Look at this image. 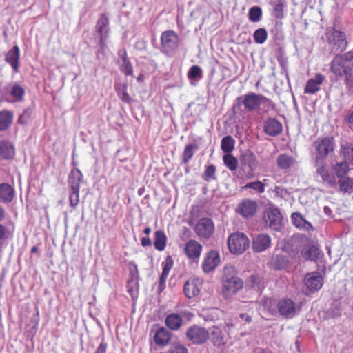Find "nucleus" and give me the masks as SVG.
I'll use <instances>...</instances> for the list:
<instances>
[{
  "label": "nucleus",
  "mask_w": 353,
  "mask_h": 353,
  "mask_svg": "<svg viewBox=\"0 0 353 353\" xmlns=\"http://www.w3.org/2000/svg\"><path fill=\"white\" fill-rule=\"evenodd\" d=\"M326 37L332 51L343 52L346 49L347 41L344 32L329 28L326 30Z\"/></svg>",
  "instance_id": "7ed1b4c3"
},
{
  "label": "nucleus",
  "mask_w": 353,
  "mask_h": 353,
  "mask_svg": "<svg viewBox=\"0 0 353 353\" xmlns=\"http://www.w3.org/2000/svg\"><path fill=\"white\" fill-rule=\"evenodd\" d=\"M248 281L251 288L256 290H259L260 288L261 278L259 276L251 275L248 279Z\"/></svg>",
  "instance_id": "5fc2aeb1"
},
{
  "label": "nucleus",
  "mask_w": 353,
  "mask_h": 353,
  "mask_svg": "<svg viewBox=\"0 0 353 353\" xmlns=\"http://www.w3.org/2000/svg\"><path fill=\"white\" fill-rule=\"evenodd\" d=\"M116 89L119 98L123 102L126 103H132V99L129 95V94L127 92V85L125 84H120L117 86Z\"/></svg>",
  "instance_id": "4c0bfd02"
},
{
  "label": "nucleus",
  "mask_w": 353,
  "mask_h": 353,
  "mask_svg": "<svg viewBox=\"0 0 353 353\" xmlns=\"http://www.w3.org/2000/svg\"><path fill=\"white\" fill-rule=\"evenodd\" d=\"M304 283L309 290L312 292L317 291L322 287L323 279L319 272L307 273L305 276Z\"/></svg>",
  "instance_id": "ddd939ff"
},
{
  "label": "nucleus",
  "mask_w": 353,
  "mask_h": 353,
  "mask_svg": "<svg viewBox=\"0 0 353 353\" xmlns=\"http://www.w3.org/2000/svg\"><path fill=\"white\" fill-rule=\"evenodd\" d=\"M6 216V212L4 209L0 206V221H3Z\"/></svg>",
  "instance_id": "69168bd1"
},
{
  "label": "nucleus",
  "mask_w": 353,
  "mask_h": 353,
  "mask_svg": "<svg viewBox=\"0 0 353 353\" xmlns=\"http://www.w3.org/2000/svg\"><path fill=\"white\" fill-rule=\"evenodd\" d=\"M96 30L97 33L99 37L101 48V49H103L105 47V39L109 31L108 19L105 17L104 14L101 15L100 19L97 23Z\"/></svg>",
  "instance_id": "2eb2a0df"
},
{
  "label": "nucleus",
  "mask_w": 353,
  "mask_h": 353,
  "mask_svg": "<svg viewBox=\"0 0 353 353\" xmlns=\"http://www.w3.org/2000/svg\"><path fill=\"white\" fill-rule=\"evenodd\" d=\"M276 306L281 315L286 318H291L296 313L295 303L291 299H283L277 303Z\"/></svg>",
  "instance_id": "6ab92c4d"
},
{
  "label": "nucleus",
  "mask_w": 353,
  "mask_h": 353,
  "mask_svg": "<svg viewBox=\"0 0 353 353\" xmlns=\"http://www.w3.org/2000/svg\"><path fill=\"white\" fill-rule=\"evenodd\" d=\"M314 165L316 168V174L321 176L323 183L332 187L336 185V177L326 169L324 161H314Z\"/></svg>",
  "instance_id": "f8f14e48"
},
{
  "label": "nucleus",
  "mask_w": 353,
  "mask_h": 353,
  "mask_svg": "<svg viewBox=\"0 0 353 353\" xmlns=\"http://www.w3.org/2000/svg\"><path fill=\"white\" fill-rule=\"evenodd\" d=\"M270 244L271 240L268 235L259 234L252 241V249L256 252H261L268 248Z\"/></svg>",
  "instance_id": "4be33fe9"
},
{
  "label": "nucleus",
  "mask_w": 353,
  "mask_h": 353,
  "mask_svg": "<svg viewBox=\"0 0 353 353\" xmlns=\"http://www.w3.org/2000/svg\"><path fill=\"white\" fill-rule=\"evenodd\" d=\"M154 245L157 250L162 251L166 245L167 237L165 232L161 230L156 231Z\"/></svg>",
  "instance_id": "f704fd0d"
},
{
  "label": "nucleus",
  "mask_w": 353,
  "mask_h": 353,
  "mask_svg": "<svg viewBox=\"0 0 353 353\" xmlns=\"http://www.w3.org/2000/svg\"><path fill=\"white\" fill-rule=\"evenodd\" d=\"M13 113L9 110L0 111V131L7 130L12 124Z\"/></svg>",
  "instance_id": "c85d7f7f"
},
{
  "label": "nucleus",
  "mask_w": 353,
  "mask_h": 353,
  "mask_svg": "<svg viewBox=\"0 0 353 353\" xmlns=\"http://www.w3.org/2000/svg\"><path fill=\"white\" fill-rule=\"evenodd\" d=\"M347 162L337 163L334 167V170L336 176L339 178H343L349 171V166Z\"/></svg>",
  "instance_id": "a19ab883"
},
{
  "label": "nucleus",
  "mask_w": 353,
  "mask_h": 353,
  "mask_svg": "<svg viewBox=\"0 0 353 353\" xmlns=\"http://www.w3.org/2000/svg\"><path fill=\"white\" fill-rule=\"evenodd\" d=\"M132 283H134V285H137V281H134L133 279L130 280L129 282H128V291L132 293V291H133V287L132 286H130V284Z\"/></svg>",
  "instance_id": "338daca9"
},
{
  "label": "nucleus",
  "mask_w": 353,
  "mask_h": 353,
  "mask_svg": "<svg viewBox=\"0 0 353 353\" xmlns=\"http://www.w3.org/2000/svg\"><path fill=\"white\" fill-rule=\"evenodd\" d=\"M202 250L201 245L196 240H190L185 245L184 252L192 260L198 259Z\"/></svg>",
  "instance_id": "aec40b11"
},
{
  "label": "nucleus",
  "mask_w": 353,
  "mask_h": 353,
  "mask_svg": "<svg viewBox=\"0 0 353 353\" xmlns=\"http://www.w3.org/2000/svg\"><path fill=\"white\" fill-rule=\"evenodd\" d=\"M170 353H188L187 348L182 345H175L170 350Z\"/></svg>",
  "instance_id": "13d9d810"
},
{
  "label": "nucleus",
  "mask_w": 353,
  "mask_h": 353,
  "mask_svg": "<svg viewBox=\"0 0 353 353\" xmlns=\"http://www.w3.org/2000/svg\"><path fill=\"white\" fill-rule=\"evenodd\" d=\"M264 132L271 137H276L283 132V125L275 118H268L263 124Z\"/></svg>",
  "instance_id": "f3484780"
},
{
  "label": "nucleus",
  "mask_w": 353,
  "mask_h": 353,
  "mask_svg": "<svg viewBox=\"0 0 353 353\" xmlns=\"http://www.w3.org/2000/svg\"><path fill=\"white\" fill-rule=\"evenodd\" d=\"M201 281L199 279H189L184 285V293L188 298L198 295L201 287Z\"/></svg>",
  "instance_id": "412c9836"
},
{
  "label": "nucleus",
  "mask_w": 353,
  "mask_h": 353,
  "mask_svg": "<svg viewBox=\"0 0 353 353\" xmlns=\"http://www.w3.org/2000/svg\"><path fill=\"white\" fill-rule=\"evenodd\" d=\"M215 173L216 167L214 165H210L206 167L203 174H202V178L206 181L214 180L216 179Z\"/></svg>",
  "instance_id": "49530a36"
},
{
  "label": "nucleus",
  "mask_w": 353,
  "mask_h": 353,
  "mask_svg": "<svg viewBox=\"0 0 353 353\" xmlns=\"http://www.w3.org/2000/svg\"><path fill=\"white\" fill-rule=\"evenodd\" d=\"M19 48L14 46L6 55V61L10 63L14 70L17 72L19 68Z\"/></svg>",
  "instance_id": "bb28decb"
},
{
  "label": "nucleus",
  "mask_w": 353,
  "mask_h": 353,
  "mask_svg": "<svg viewBox=\"0 0 353 353\" xmlns=\"http://www.w3.org/2000/svg\"><path fill=\"white\" fill-rule=\"evenodd\" d=\"M223 160L224 164L231 170L234 171L238 168V161L236 157L233 155L229 154H226L223 156Z\"/></svg>",
  "instance_id": "ea45409f"
},
{
  "label": "nucleus",
  "mask_w": 353,
  "mask_h": 353,
  "mask_svg": "<svg viewBox=\"0 0 353 353\" xmlns=\"http://www.w3.org/2000/svg\"><path fill=\"white\" fill-rule=\"evenodd\" d=\"M214 223L209 218L201 219L195 226V232L199 237L209 238L214 232Z\"/></svg>",
  "instance_id": "9d476101"
},
{
  "label": "nucleus",
  "mask_w": 353,
  "mask_h": 353,
  "mask_svg": "<svg viewBox=\"0 0 353 353\" xmlns=\"http://www.w3.org/2000/svg\"><path fill=\"white\" fill-rule=\"evenodd\" d=\"M292 220L296 228H304L305 230H310L312 228V225L307 222L301 214L298 212L292 214Z\"/></svg>",
  "instance_id": "473e14b6"
},
{
  "label": "nucleus",
  "mask_w": 353,
  "mask_h": 353,
  "mask_svg": "<svg viewBox=\"0 0 353 353\" xmlns=\"http://www.w3.org/2000/svg\"><path fill=\"white\" fill-rule=\"evenodd\" d=\"M151 232V229L149 227H147L144 229V233L147 235H148Z\"/></svg>",
  "instance_id": "774afa93"
},
{
  "label": "nucleus",
  "mask_w": 353,
  "mask_h": 353,
  "mask_svg": "<svg viewBox=\"0 0 353 353\" xmlns=\"http://www.w3.org/2000/svg\"><path fill=\"white\" fill-rule=\"evenodd\" d=\"M258 208L257 203L251 199H244L238 205L236 212L243 217L254 216Z\"/></svg>",
  "instance_id": "4468645a"
},
{
  "label": "nucleus",
  "mask_w": 353,
  "mask_h": 353,
  "mask_svg": "<svg viewBox=\"0 0 353 353\" xmlns=\"http://www.w3.org/2000/svg\"><path fill=\"white\" fill-rule=\"evenodd\" d=\"M121 70L126 75L132 74V67L129 61H123L121 65Z\"/></svg>",
  "instance_id": "4d7b16f0"
},
{
  "label": "nucleus",
  "mask_w": 353,
  "mask_h": 353,
  "mask_svg": "<svg viewBox=\"0 0 353 353\" xmlns=\"http://www.w3.org/2000/svg\"><path fill=\"white\" fill-rule=\"evenodd\" d=\"M324 76L318 74L314 78L310 79L305 88V93L314 94L320 89V85L323 83Z\"/></svg>",
  "instance_id": "393cba45"
},
{
  "label": "nucleus",
  "mask_w": 353,
  "mask_h": 353,
  "mask_svg": "<svg viewBox=\"0 0 353 353\" xmlns=\"http://www.w3.org/2000/svg\"><path fill=\"white\" fill-rule=\"evenodd\" d=\"M188 77L190 79H195L202 77L201 69L198 65H193L190 68L188 72Z\"/></svg>",
  "instance_id": "864d4df0"
},
{
  "label": "nucleus",
  "mask_w": 353,
  "mask_h": 353,
  "mask_svg": "<svg viewBox=\"0 0 353 353\" xmlns=\"http://www.w3.org/2000/svg\"><path fill=\"white\" fill-rule=\"evenodd\" d=\"M171 338L170 333L163 327L160 328L154 335V341L159 345H165Z\"/></svg>",
  "instance_id": "7c9ffc66"
},
{
  "label": "nucleus",
  "mask_w": 353,
  "mask_h": 353,
  "mask_svg": "<svg viewBox=\"0 0 353 353\" xmlns=\"http://www.w3.org/2000/svg\"><path fill=\"white\" fill-rule=\"evenodd\" d=\"M301 255L306 260H315L319 254V250L317 247L314 245H309L304 247L301 252Z\"/></svg>",
  "instance_id": "c9c22d12"
},
{
  "label": "nucleus",
  "mask_w": 353,
  "mask_h": 353,
  "mask_svg": "<svg viewBox=\"0 0 353 353\" xmlns=\"http://www.w3.org/2000/svg\"><path fill=\"white\" fill-rule=\"evenodd\" d=\"M107 345L106 344L101 343L97 347L95 353H105Z\"/></svg>",
  "instance_id": "052dcab7"
},
{
  "label": "nucleus",
  "mask_w": 353,
  "mask_h": 353,
  "mask_svg": "<svg viewBox=\"0 0 353 353\" xmlns=\"http://www.w3.org/2000/svg\"><path fill=\"white\" fill-rule=\"evenodd\" d=\"M185 334L189 341L196 345L205 343L210 337L209 332L205 327L196 325L190 327Z\"/></svg>",
  "instance_id": "423d86ee"
},
{
  "label": "nucleus",
  "mask_w": 353,
  "mask_h": 353,
  "mask_svg": "<svg viewBox=\"0 0 353 353\" xmlns=\"http://www.w3.org/2000/svg\"><path fill=\"white\" fill-rule=\"evenodd\" d=\"M220 263V256L216 251H210L204 258L202 269L204 272L208 273L214 270Z\"/></svg>",
  "instance_id": "dca6fc26"
},
{
  "label": "nucleus",
  "mask_w": 353,
  "mask_h": 353,
  "mask_svg": "<svg viewBox=\"0 0 353 353\" xmlns=\"http://www.w3.org/2000/svg\"><path fill=\"white\" fill-rule=\"evenodd\" d=\"M212 341L215 346L221 347L226 344L228 338L217 327H213L211 331Z\"/></svg>",
  "instance_id": "cd10ccee"
},
{
  "label": "nucleus",
  "mask_w": 353,
  "mask_h": 353,
  "mask_svg": "<svg viewBox=\"0 0 353 353\" xmlns=\"http://www.w3.org/2000/svg\"><path fill=\"white\" fill-rule=\"evenodd\" d=\"M247 188H251V189L257 190L261 193H262L265 191L264 185L259 181L247 183L245 186L242 187V189H247Z\"/></svg>",
  "instance_id": "603ef678"
},
{
  "label": "nucleus",
  "mask_w": 353,
  "mask_h": 353,
  "mask_svg": "<svg viewBox=\"0 0 353 353\" xmlns=\"http://www.w3.org/2000/svg\"><path fill=\"white\" fill-rule=\"evenodd\" d=\"M228 245L232 253L239 254L244 252L250 245V241L243 233L234 232L230 235Z\"/></svg>",
  "instance_id": "20e7f679"
},
{
  "label": "nucleus",
  "mask_w": 353,
  "mask_h": 353,
  "mask_svg": "<svg viewBox=\"0 0 353 353\" xmlns=\"http://www.w3.org/2000/svg\"><path fill=\"white\" fill-rule=\"evenodd\" d=\"M278 167L281 170H287L294 167L297 164L295 158L286 154H279L276 159Z\"/></svg>",
  "instance_id": "b1692460"
},
{
  "label": "nucleus",
  "mask_w": 353,
  "mask_h": 353,
  "mask_svg": "<svg viewBox=\"0 0 353 353\" xmlns=\"http://www.w3.org/2000/svg\"><path fill=\"white\" fill-rule=\"evenodd\" d=\"M249 19L252 22L259 21L262 16L261 8L259 6L252 7L248 13Z\"/></svg>",
  "instance_id": "a18cd8bd"
},
{
  "label": "nucleus",
  "mask_w": 353,
  "mask_h": 353,
  "mask_svg": "<svg viewBox=\"0 0 353 353\" xmlns=\"http://www.w3.org/2000/svg\"><path fill=\"white\" fill-rule=\"evenodd\" d=\"M344 83L347 92L350 94L353 93V70L347 73L344 77Z\"/></svg>",
  "instance_id": "8fccbe9b"
},
{
  "label": "nucleus",
  "mask_w": 353,
  "mask_h": 353,
  "mask_svg": "<svg viewBox=\"0 0 353 353\" xmlns=\"http://www.w3.org/2000/svg\"><path fill=\"white\" fill-rule=\"evenodd\" d=\"M25 94L24 89L18 84H15L11 90L12 96L17 101H21L23 99V96Z\"/></svg>",
  "instance_id": "de8ad7c7"
},
{
  "label": "nucleus",
  "mask_w": 353,
  "mask_h": 353,
  "mask_svg": "<svg viewBox=\"0 0 353 353\" xmlns=\"http://www.w3.org/2000/svg\"><path fill=\"white\" fill-rule=\"evenodd\" d=\"M163 50L166 54L174 52L179 45V37L172 30L163 32L161 37Z\"/></svg>",
  "instance_id": "6e6552de"
},
{
  "label": "nucleus",
  "mask_w": 353,
  "mask_h": 353,
  "mask_svg": "<svg viewBox=\"0 0 353 353\" xmlns=\"http://www.w3.org/2000/svg\"><path fill=\"white\" fill-rule=\"evenodd\" d=\"M222 293L225 299H229L242 288L243 283L241 279H234L222 281Z\"/></svg>",
  "instance_id": "9b49d317"
},
{
  "label": "nucleus",
  "mask_w": 353,
  "mask_h": 353,
  "mask_svg": "<svg viewBox=\"0 0 353 353\" xmlns=\"http://www.w3.org/2000/svg\"><path fill=\"white\" fill-rule=\"evenodd\" d=\"M11 235L12 234L9 230L2 224H0V241L8 239Z\"/></svg>",
  "instance_id": "6e6d98bb"
},
{
  "label": "nucleus",
  "mask_w": 353,
  "mask_h": 353,
  "mask_svg": "<svg viewBox=\"0 0 353 353\" xmlns=\"http://www.w3.org/2000/svg\"><path fill=\"white\" fill-rule=\"evenodd\" d=\"M182 321V317L179 314L172 313L166 317L165 323L170 329L176 330L181 326Z\"/></svg>",
  "instance_id": "c756f323"
},
{
  "label": "nucleus",
  "mask_w": 353,
  "mask_h": 353,
  "mask_svg": "<svg viewBox=\"0 0 353 353\" xmlns=\"http://www.w3.org/2000/svg\"><path fill=\"white\" fill-rule=\"evenodd\" d=\"M221 150L225 153H230L234 148V139L228 135L224 137L221 140Z\"/></svg>",
  "instance_id": "e433bc0d"
},
{
  "label": "nucleus",
  "mask_w": 353,
  "mask_h": 353,
  "mask_svg": "<svg viewBox=\"0 0 353 353\" xmlns=\"http://www.w3.org/2000/svg\"><path fill=\"white\" fill-rule=\"evenodd\" d=\"M151 244H152V243H151V241H150V238H148V237H143V238L141 239V245L143 247L150 246Z\"/></svg>",
  "instance_id": "680f3d73"
},
{
  "label": "nucleus",
  "mask_w": 353,
  "mask_h": 353,
  "mask_svg": "<svg viewBox=\"0 0 353 353\" xmlns=\"http://www.w3.org/2000/svg\"><path fill=\"white\" fill-rule=\"evenodd\" d=\"M345 121L347 123V124L348 125V127L350 129L353 130V110L349 112L346 114V116L345 117Z\"/></svg>",
  "instance_id": "bf43d9fd"
},
{
  "label": "nucleus",
  "mask_w": 353,
  "mask_h": 353,
  "mask_svg": "<svg viewBox=\"0 0 353 353\" xmlns=\"http://www.w3.org/2000/svg\"><path fill=\"white\" fill-rule=\"evenodd\" d=\"M119 54L121 56L123 62L128 61V56L125 50H121L119 51Z\"/></svg>",
  "instance_id": "0e129e2a"
},
{
  "label": "nucleus",
  "mask_w": 353,
  "mask_h": 353,
  "mask_svg": "<svg viewBox=\"0 0 353 353\" xmlns=\"http://www.w3.org/2000/svg\"><path fill=\"white\" fill-rule=\"evenodd\" d=\"M240 161L243 167L248 168L249 177L253 176V172L256 169L259 165L255 154L250 151H248L241 156Z\"/></svg>",
  "instance_id": "a211bd4d"
},
{
  "label": "nucleus",
  "mask_w": 353,
  "mask_h": 353,
  "mask_svg": "<svg viewBox=\"0 0 353 353\" xmlns=\"http://www.w3.org/2000/svg\"><path fill=\"white\" fill-rule=\"evenodd\" d=\"M239 101L244 105L245 109L249 112H253L257 110L261 105L267 108L266 110L270 108H274V105L272 101L265 96L256 94L254 92H249L247 94L237 99Z\"/></svg>",
  "instance_id": "f03ea898"
},
{
  "label": "nucleus",
  "mask_w": 353,
  "mask_h": 353,
  "mask_svg": "<svg viewBox=\"0 0 353 353\" xmlns=\"http://www.w3.org/2000/svg\"><path fill=\"white\" fill-rule=\"evenodd\" d=\"M268 33L265 28L257 29L253 34L254 41L259 44L263 43L266 41Z\"/></svg>",
  "instance_id": "c03bdc74"
},
{
  "label": "nucleus",
  "mask_w": 353,
  "mask_h": 353,
  "mask_svg": "<svg viewBox=\"0 0 353 353\" xmlns=\"http://www.w3.org/2000/svg\"><path fill=\"white\" fill-rule=\"evenodd\" d=\"M14 148L13 145L8 141H1L0 142V157L4 159H12L14 157Z\"/></svg>",
  "instance_id": "a878e982"
},
{
  "label": "nucleus",
  "mask_w": 353,
  "mask_h": 353,
  "mask_svg": "<svg viewBox=\"0 0 353 353\" xmlns=\"http://www.w3.org/2000/svg\"><path fill=\"white\" fill-rule=\"evenodd\" d=\"M234 279H239L236 276V271L233 265H226L223 269V274L222 281L225 280H230Z\"/></svg>",
  "instance_id": "79ce46f5"
},
{
  "label": "nucleus",
  "mask_w": 353,
  "mask_h": 353,
  "mask_svg": "<svg viewBox=\"0 0 353 353\" xmlns=\"http://www.w3.org/2000/svg\"><path fill=\"white\" fill-rule=\"evenodd\" d=\"M330 70L337 77H343L352 71L353 52L336 55L330 63Z\"/></svg>",
  "instance_id": "f257e3e1"
},
{
  "label": "nucleus",
  "mask_w": 353,
  "mask_h": 353,
  "mask_svg": "<svg viewBox=\"0 0 353 353\" xmlns=\"http://www.w3.org/2000/svg\"><path fill=\"white\" fill-rule=\"evenodd\" d=\"M83 179L81 171L78 169L72 170L69 175V183L70 184L71 193L70 195V206L74 208L79 203V184Z\"/></svg>",
  "instance_id": "39448f33"
},
{
  "label": "nucleus",
  "mask_w": 353,
  "mask_h": 353,
  "mask_svg": "<svg viewBox=\"0 0 353 353\" xmlns=\"http://www.w3.org/2000/svg\"><path fill=\"white\" fill-rule=\"evenodd\" d=\"M263 219L267 227L274 230H279L281 226L282 216L277 208H268L263 214Z\"/></svg>",
  "instance_id": "0eeeda50"
},
{
  "label": "nucleus",
  "mask_w": 353,
  "mask_h": 353,
  "mask_svg": "<svg viewBox=\"0 0 353 353\" xmlns=\"http://www.w3.org/2000/svg\"><path fill=\"white\" fill-rule=\"evenodd\" d=\"M14 190L8 183L0 184V202L9 203L14 198Z\"/></svg>",
  "instance_id": "5701e85b"
},
{
  "label": "nucleus",
  "mask_w": 353,
  "mask_h": 353,
  "mask_svg": "<svg viewBox=\"0 0 353 353\" xmlns=\"http://www.w3.org/2000/svg\"><path fill=\"white\" fill-rule=\"evenodd\" d=\"M339 189L341 192L351 193L353 192V179L345 178L339 181Z\"/></svg>",
  "instance_id": "58836bf2"
},
{
  "label": "nucleus",
  "mask_w": 353,
  "mask_h": 353,
  "mask_svg": "<svg viewBox=\"0 0 353 353\" xmlns=\"http://www.w3.org/2000/svg\"><path fill=\"white\" fill-rule=\"evenodd\" d=\"M314 145L316 150L314 161L323 162L328 154L333 150V143L327 138L316 141Z\"/></svg>",
  "instance_id": "1a4fd4ad"
},
{
  "label": "nucleus",
  "mask_w": 353,
  "mask_h": 353,
  "mask_svg": "<svg viewBox=\"0 0 353 353\" xmlns=\"http://www.w3.org/2000/svg\"><path fill=\"white\" fill-rule=\"evenodd\" d=\"M28 119L25 117V114H22L19 116L18 119V123L21 124H26L27 123Z\"/></svg>",
  "instance_id": "e2e57ef3"
},
{
  "label": "nucleus",
  "mask_w": 353,
  "mask_h": 353,
  "mask_svg": "<svg viewBox=\"0 0 353 353\" xmlns=\"http://www.w3.org/2000/svg\"><path fill=\"white\" fill-rule=\"evenodd\" d=\"M198 149L196 144H189L185 148L183 154V161L185 163H187L190 159L193 157L194 151Z\"/></svg>",
  "instance_id": "37998d69"
},
{
  "label": "nucleus",
  "mask_w": 353,
  "mask_h": 353,
  "mask_svg": "<svg viewBox=\"0 0 353 353\" xmlns=\"http://www.w3.org/2000/svg\"><path fill=\"white\" fill-rule=\"evenodd\" d=\"M284 4L282 0H278L274 8V16L277 19L283 17Z\"/></svg>",
  "instance_id": "3c124183"
},
{
  "label": "nucleus",
  "mask_w": 353,
  "mask_h": 353,
  "mask_svg": "<svg viewBox=\"0 0 353 353\" xmlns=\"http://www.w3.org/2000/svg\"><path fill=\"white\" fill-rule=\"evenodd\" d=\"M276 302L272 299L265 298L260 302V310L264 312L272 314L276 312Z\"/></svg>",
  "instance_id": "72a5a7b5"
},
{
  "label": "nucleus",
  "mask_w": 353,
  "mask_h": 353,
  "mask_svg": "<svg viewBox=\"0 0 353 353\" xmlns=\"http://www.w3.org/2000/svg\"><path fill=\"white\" fill-rule=\"evenodd\" d=\"M340 154L345 162L353 165V144L345 143L341 146Z\"/></svg>",
  "instance_id": "2f4dec72"
},
{
  "label": "nucleus",
  "mask_w": 353,
  "mask_h": 353,
  "mask_svg": "<svg viewBox=\"0 0 353 353\" xmlns=\"http://www.w3.org/2000/svg\"><path fill=\"white\" fill-rule=\"evenodd\" d=\"M172 268L171 265H169L168 263L165 264L163 269V272L160 276L159 279V289L161 291L163 289L164 285L165 283L167 277L168 276L169 272Z\"/></svg>",
  "instance_id": "09e8293b"
}]
</instances>
